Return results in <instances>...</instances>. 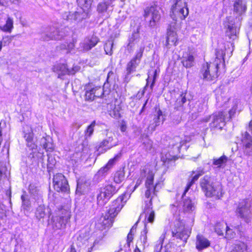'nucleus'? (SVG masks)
<instances>
[{
	"instance_id": "obj_1",
	"label": "nucleus",
	"mask_w": 252,
	"mask_h": 252,
	"mask_svg": "<svg viewBox=\"0 0 252 252\" xmlns=\"http://www.w3.org/2000/svg\"><path fill=\"white\" fill-rule=\"evenodd\" d=\"M128 194L124 193L114 200L105 215L101 216L96 223V227L103 230L112 226L114 218L121 210L128 199Z\"/></svg>"
},
{
	"instance_id": "obj_2",
	"label": "nucleus",
	"mask_w": 252,
	"mask_h": 252,
	"mask_svg": "<svg viewBox=\"0 0 252 252\" xmlns=\"http://www.w3.org/2000/svg\"><path fill=\"white\" fill-rule=\"evenodd\" d=\"M200 184L202 191L207 197L218 200L224 194L221 184L214 178L205 176L200 180Z\"/></svg>"
},
{
	"instance_id": "obj_3",
	"label": "nucleus",
	"mask_w": 252,
	"mask_h": 252,
	"mask_svg": "<svg viewBox=\"0 0 252 252\" xmlns=\"http://www.w3.org/2000/svg\"><path fill=\"white\" fill-rule=\"evenodd\" d=\"M142 42L143 41L136 37L135 35H132V37L129 39V43L127 45V49L128 50L132 51L133 48L136 45L139 46V48L136 51L135 56L127 64L126 78L135 70L136 68L140 63L145 49L144 45H142Z\"/></svg>"
},
{
	"instance_id": "obj_4",
	"label": "nucleus",
	"mask_w": 252,
	"mask_h": 252,
	"mask_svg": "<svg viewBox=\"0 0 252 252\" xmlns=\"http://www.w3.org/2000/svg\"><path fill=\"white\" fill-rule=\"evenodd\" d=\"M141 174L142 177H147L145 185L147 190L145 192V196L147 198H150V200L152 201L154 195H156V188L158 184L155 186L153 184L154 172V166L147 164L142 167L141 168Z\"/></svg>"
},
{
	"instance_id": "obj_5",
	"label": "nucleus",
	"mask_w": 252,
	"mask_h": 252,
	"mask_svg": "<svg viewBox=\"0 0 252 252\" xmlns=\"http://www.w3.org/2000/svg\"><path fill=\"white\" fill-rule=\"evenodd\" d=\"M171 7V17L173 20H184L189 14L187 3L184 0H174Z\"/></svg>"
},
{
	"instance_id": "obj_6",
	"label": "nucleus",
	"mask_w": 252,
	"mask_h": 252,
	"mask_svg": "<svg viewBox=\"0 0 252 252\" xmlns=\"http://www.w3.org/2000/svg\"><path fill=\"white\" fill-rule=\"evenodd\" d=\"M112 184H108L100 189L99 193L97 196V204L99 206L104 205L118 190Z\"/></svg>"
},
{
	"instance_id": "obj_7",
	"label": "nucleus",
	"mask_w": 252,
	"mask_h": 252,
	"mask_svg": "<svg viewBox=\"0 0 252 252\" xmlns=\"http://www.w3.org/2000/svg\"><path fill=\"white\" fill-rule=\"evenodd\" d=\"M220 64L218 62L206 63L203 64L201 69V72L203 76V79L208 81L214 80L218 77V69Z\"/></svg>"
},
{
	"instance_id": "obj_8",
	"label": "nucleus",
	"mask_w": 252,
	"mask_h": 252,
	"mask_svg": "<svg viewBox=\"0 0 252 252\" xmlns=\"http://www.w3.org/2000/svg\"><path fill=\"white\" fill-rule=\"evenodd\" d=\"M225 114L223 112H219L214 113L211 116L203 119L204 122H208L210 120L211 122L210 126L211 129L221 130L225 124Z\"/></svg>"
},
{
	"instance_id": "obj_9",
	"label": "nucleus",
	"mask_w": 252,
	"mask_h": 252,
	"mask_svg": "<svg viewBox=\"0 0 252 252\" xmlns=\"http://www.w3.org/2000/svg\"><path fill=\"white\" fill-rule=\"evenodd\" d=\"M158 9L157 6L154 5L147 7L145 9V19L151 27H155L160 19L161 16Z\"/></svg>"
},
{
	"instance_id": "obj_10",
	"label": "nucleus",
	"mask_w": 252,
	"mask_h": 252,
	"mask_svg": "<svg viewBox=\"0 0 252 252\" xmlns=\"http://www.w3.org/2000/svg\"><path fill=\"white\" fill-rule=\"evenodd\" d=\"M175 228L172 230V234L174 237L179 239L185 243L187 242L190 230L185 226L182 221H177L175 224Z\"/></svg>"
},
{
	"instance_id": "obj_11",
	"label": "nucleus",
	"mask_w": 252,
	"mask_h": 252,
	"mask_svg": "<svg viewBox=\"0 0 252 252\" xmlns=\"http://www.w3.org/2000/svg\"><path fill=\"white\" fill-rule=\"evenodd\" d=\"M251 201L249 199H244L239 202L236 210L237 217L243 219L246 222L249 221L251 213Z\"/></svg>"
},
{
	"instance_id": "obj_12",
	"label": "nucleus",
	"mask_w": 252,
	"mask_h": 252,
	"mask_svg": "<svg viewBox=\"0 0 252 252\" xmlns=\"http://www.w3.org/2000/svg\"><path fill=\"white\" fill-rule=\"evenodd\" d=\"M53 185L54 189L58 192H68L69 191L68 182L61 173H57L54 176Z\"/></svg>"
},
{
	"instance_id": "obj_13",
	"label": "nucleus",
	"mask_w": 252,
	"mask_h": 252,
	"mask_svg": "<svg viewBox=\"0 0 252 252\" xmlns=\"http://www.w3.org/2000/svg\"><path fill=\"white\" fill-rule=\"evenodd\" d=\"M241 141L244 154L247 156H252V137L247 131L242 134Z\"/></svg>"
},
{
	"instance_id": "obj_14",
	"label": "nucleus",
	"mask_w": 252,
	"mask_h": 252,
	"mask_svg": "<svg viewBox=\"0 0 252 252\" xmlns=\"http://www.w3.org/2000/svg\"><path fill=\"white\" fill-rule=\"evenodd\" d=\"M85 9L80 8L77 11L65 12L62 14L63 19L70 22H80L85 18Z\"/></svg>"
},
{
	"instance_id": "obj_15",
	"label": "nucleus",
	"mask_w": 252,
	"mask_h": 252,
	"mask_svg": "<svg viewBox=\"0 0 252 252\" xmlns=\"http://www.w3.org/2000/svg\"><path fill=\"white\" fill-rule=\"evenodd\" d=\"M63 36L62 32L55 27L47 28L42 34V38L45 41L50 40H60Z\"/></svg>"
},
{
	"instance_id": "obj_16",
	"label": "nucleus",
	"mask_w": 252,
	"mask_h": 252,
	"mask_svg": "<svg viewBox=\"0 0 252 252\" xmlns=\"http://www.w3.org/2000/svg\"><path fill=\"white\" fill-rule=\"evenodd\" d=\"M78 70L79 67L77 66H75L71 69H69L67 67L66 64L62 63L55 65L53 68V71L57 72L58 74L59 78H61L62 76L67 74H73Z\"/></svg>"
},
{
	"instance_id": "obj_17",
	"label": "nucleus",
	"mask_w": 252,
	"mask_h": 252,
	"mask_svg": "<svg viewBox=\"0 0 252 252\" xmlns=\"http://www.w3.org/2000/svg\"><path fill=\"white\" fill-rule=\"evenodd\" d=\"M23 132L27 146L31 150L35 149L36 146L33 141V133L32 128L30 126L26 125L23 127Z\"/></svg>"
},
{
	"instance_id": "obj_18",
	"label": "nucleus",
	"mask_w": 252,
	"mask_h": 252,
	"mask_svg": "<svg viewBox=\"0 0 252 252\" xmlns=\"http://www.w3.org/2000/svg\"><path fill=\"white\" fill-rule=\"evenodd\" d=\"M106 135V138L100 143L98 148V150H100L101 149H102L104 150V152H105L117 145V143L114 141L113 133L111 132H108L107 133Z\"/></svg>"
},
{
	"instance_id": "obj_19",
	"label": "nucleus",
	"mask_w": 252,
	"mask_h": 252,
	"mask_svg": "<svg viewBox=\"0 0 252 252\" xmlns=\"http://www.w3.org/2000/svg\"><path fill=\"white\" fill-rule=\"evenodd\" d=\"M210 244V241L203 235L199 234L196 236L195 247L198 251L208 248Z\"/></svg>"
},
{
	"instance_id": "obj_20",
	"label": "nucleus",
	"mask_w": 252,
	"mask_h": 252,
	"mask_svg": "<svg viewBox=\"0 0 252 252\" xmlns=\"http://www.w3.org/2000/svg\"><path fill=\"white\" fill-rule=\"evenodd\" d=\"M98 40L97 37L92 36L91 38H85L80 43L79 49L81 50L88 51L95 46Z\"/></svg>"
},
{
	"instance_id": "obj_21",
	"label": "nucleus",
	"mask_w": 252,
	"mask_h": 252,
	"mask_svg": "<svg viewBox=\"0 0 252 252\" xmlns=\"http://www.w3.org/2000/svg\"><path fill=\"white\" fill-rule=\"evenodd\" d=\"M152 205L151 200L146 204V207L145 209V225L146 224L148 225L147 223H153L155 220V213L152 209Z\"/></svg>"
},
{
	"instance_id": "obj_22",
	"label": "nucleus",
	"mask_w": 252,
	"mask_h": 252,
	"mask_svg": "<svg viewBox=\"0 0 252 252\" xmlns=\"http://www.w3.org/2000/svg\"><path fill=\"white\" fill-rule=\"evenodd\" d=\"M181 63L186 68L193 66L194 64V57L192 54L190 52L184 53L181 59Z\"/></svg>"
},
{
	"instance_id": "obj_23",
	"label": "nucleus",
	"mask_w": 252,
	"mask_h": 252,
	"mask_svg": "<svg viewBox=\"0 0 252 252\" xmlns=\"http://www.w3.org/2000/svg\"><path fill=\"white\" fill-rule=\"evenodd\" d=\"M148 226L146 224L144 229L141 232L139 240L137 241L136 246L138 248H140L142 250H144L145 248L148 246L147 234L148 232Z\"/></svg>"
},
{
	"instance_id": "obj_24",
	"label": "nucleus",
	"mask_w": 252,
	"mask_h": 252,
	"mask_svg": "<svg viewBox=\"0 0 252 252\" xmlns=\"http://www.w3.org/2000/svg\"><path fill=\"white\" fill-rule=\"evenodd\" d=\"M67 222L59 218V216L54 215L51 219L50 224L52 226L53 229L55 230L61 229L65 227Z\"/></svg>"
},
{
	"instance_id": "obj_25",
	"label": "nucleus",
	"mask_w": 252,
	"mask_h": 252,
	"mask_svg": "<svg viewBox=\"0 0 252 252\" xmlns=\"http://www.w3.org/2000/svg\"><path fill=\"white\" fill-rule=\"evenodd\" d=\"M164 120V118H163L162 112L160 109H158L154 115L153 122L150 125L149 129H151L152 131H154L156 126L159 125L160 121L163 122Z\"/></svg>"
},
{
	"instance_id": "obj_26",
	"label": "nucleus",
	"mask_w": 252,
	"mask_h": 252,
	"mask_svg": "<svg viewBox=\"0 0 252 252\" xmlns=\"http://www.w3.org/2000/svg\"><path fill=\"white\" fill-rule=\"evenodd\" d=\"M225 229L226 236L228 237L231 238V236H229V234H231V230L229 229V228L226 225V223H217L215 226V232L219 235H223V230Z\"/></svg>"
},
{
	"instance_id": "obj_27",
	"label": "nucleus",
	"mask_w": 252,
	"mask_h": 252,
	"mask_svg": "<svg viewBox=\"0 0 252 252\" xmlns=\"http://www.w3.org/2000/svg\"><path fill=\"white\" fill-rule=\"evenodd\" d=\"M185 194L184 192L182 195L183 210L185 212H192L195 209L194 203L190 198L186 197Z\"/></svg>"
},
{
	"instance_id": "obj_28",
	"label": "nucleus",
	"mask_w": 252,
	"mask_h": 252,
	"mask_svg": "<svg viewBox=\"0 0 252 252\" xmlns=\"http://www.w3.org/2000/svg\"><path fill=\"white\" fill-rule=\"evenodd\" d=\"M120 156L119 155H117L114 158L110 159L105 166L101 168L99 170L98 173L99 175H103L105 173H107L111 168H112L114 165L118 160Z\"/></svg>"
},
{
	"instance_id": "obj_29",
	"label": "nucleus",
	"mask_w": 252,
	"mask_h": 252,
	"mask_svg": "<svg viewBox=\"0 0 252 252\" xmlns=\"http://www.w3.org/2000/svg\"><path fill=\"white\" fill-rule=\"evenodd\" d=\"M247 9L246 2L244 0H236L234 3V11L238 15L244 13Z\"/></svg>"
},
{
	"instance_id": "obj_30",
	"label": "nucleus",
	"mask_w": 252,
	"mask_h": 252,
	"mask_svg": "<svg viewBox=\"0 0 252 252\" xmlns=\"http://www.w3.org/2000/svg\"><path fill=\"white\" fill-rule=\"evenodd\" d=\"M29 192L35 200L41 199V194L38 187L35 184H31L29 187Z\"/></svg>"
},
{
	"instance_id": "obj_31",
	"label": "nucleus",
	"mask_w": 252,
	"mask_h": 252,
	"mask_svg": "<svg viewBox=\"0 0 252 252\" xmlns=\"http://www.w3.org/2000/svg\"><path fill=\"white\" fill-rule=\"evenodd\" d=\"M54 215L59 216V218H60L64 221L67 222L70 218V212L68 209L62 208L56 211Z\"/></svg>"
},
{
	"instance_id": "obj_32",
	"label": "nucleus",
	"mask_w": 252,
	"mask_h": 252,
	"mask_svg": "<svg viewBox=\"0 0 252 252\" xmlns=\"http://www.w3.org/2000/svg\"><path fill=\"white\" fill-rule=\"evenodd\" d=\"M13 29V20L12 18L7 17L5 19V24L0 23V29L4 32L10 33Z\"/></svg>"
},
{
	"instance_id": "obj_33",
	"label": "nucleus",
	"mask_w": 252,
	"mask_h": 252,
	"mask_svg": "<svg viewBox=\"0 0 252 252\" xmlns=\"http://www.w3.org/2000/svg\"><path fill=\"white\" fill-rule=\"evenodd\" d=\"M186 93H182L177 98L174 103V108L177 110H182L184 104L187 101Z\"/></svg>"
},
{
	"instance_id": "obj_34",
	"label": "nucleus",
	"mask_w": 252,
	"mask_h": 252,
	"mask_svg": "<svg viewBox=\"0 0 252 252\" xmlns=\"http://www.w3.org/2000/svg\"><path fill=\"white\" fill-rule=\"evenodd\" d=\"M177 41L176 33L173 31H169L167 32L166 38V45H176Z\"/></svg>"
},
{
	"instance_id": "obj_35",
	"label": "nucleus",
	"mask_w": 252,
	"mask_h": 252,
	"mask_svg": "<svg viewBox=\"0 0 252 252\" xmlns=\"http://www.w3.org/2000/svg\"><path fill=\"white\" fill-rule=\"evenodd\" d=\"M238 29L233 25H228L227 29L226 32V36H228L230 39L235 40L236 39Z\"/></svg>"
},
{
	"instance_id": "obj_36",
	"label": "nucleus",
	"mask_w": 252,
	"mask_h": 252,
	"mask_svg": "<svg viewBox=\"0 0 252 252\" xmlns=\"http://www.w3.org/2000/svg\"><path fill=\"white\" fill-rule=\"evenodd\" d=\"M228 160V158L223 155L219 158H214L213 164L217 166L218 168L224 167Z\"/></svg>"
},
{
	"instance_id": "obj_37",
	"label": "nucleus",
	"mask_w": 252,
	"mask_h": 252,
	"mask_svg": "<svg viewBox=\"0 0 252 252\" xmlns=\"http://www.w3.org/2000/svg\"><path fill=\"white\" fill-rule=\"evenodd\" d=\"M225 52L222 49H218L216 52V59L214 62H218L220 65L221 64L222 66L224 65V56Z\"/></svg>"
},
{
	"instance_id": "obj_38",
	"label": "nucleus",
	"mask_w": 252,
	"mask_h": 252,
	"mask_svg": "<svg viewBox=\"0 0 252 252\" xmlns=\"http://www.w3.org/2000/svg\"><path fill=\"white\" fill-rule=\"evenodd\" d=\"M21 198L22 201V207L23 209L25 211H29L30 210L31 204L26 191H24V193L21 195Z\"/></svg>"
},
{
	"instance_id": "obj_39",
	"label": "nucleus",
	"mask_w": 252,
	"mask_h": 252,
	"mask_svg": "<svg viewBox=\"0 0 252 252\" xmlns=\"http://www.w3.org/2000/svg\"><path fill=\"white\" fill-rule=\"evenodd\" d=\"M247 250V245L242 242H238L232 246L230 252H245Z\"/></svg>"
},
{
	"instance_id": "obj_40",
	"label": "nucleus",
	"mask_w": 252,
	"mask_h": 252,
	"mask_svg": "<svg viewBox=\"0 0 252 252\" xmlns=\"http://www.w3.org/2000/svg\"><path fill=\"white\" fill-rule=\"evenodd\" d=\"M45 206L44 205L40 204L36 208L35 212V216L36 218L40 220L41 219H43L46 216Z\"/></svg>"
},
{
	"instance_id": "obj_41",
	"label": "nucleus",
	"mask_w": 252,
	"mask_h": 252,
	"mask_svg": "<svg viewBox=\"0 0 252 252\" xmlns=\"http://www.w3.org/2000/svg\"><path fill=\"white\" fill-rule=\"evenodd\" d=\"M125 173L124 169L117 171L114 176V181L117 184H120L125 180Z\"/></svg>"
},
{
	"instance_id": "obj_42",
	"label": "nucleus",
	"mask_w": 252,
	"mask_h": 252,
	"mask_svg": "<svg viewBox=\"0 0 252 252\" xmlns=\"http://www.w3.org/2000/svg\"><path fill=\"white\" fill-rule=\"evenodd\" d=\"M110 7H112L111 2L104 1L98 3L97 10L99 13H103L106 12Z\"/></svg>"
},
{
	"instance_id": "obj_43",
	"label": "nucleus",
	"mask_w": 252,
	"mask_h": 252,
	"mask_svg": "<svg viewBox=\"0 0 252 252\" xmlns=\"http://www.w3.org/2000/svg\"><path fill=\"white\" fill-rule=\"evenodd\" d=\"M94 94L93 87L92 86H89L86 88L85 93V98L87 100L92 101L94 99Z\"/></svg>"
},
{
	"instance_id": "obj_44",
	"label": "nucleus",
	"mask_w": 252,
	"mask_h": 252,
	"mask_svg": "<svg viewBox=\"0 0 252 252\" xmlns=\"http://www.w3.org/2000/svg\"><path fill=\"white\" fill-rule=\"evenodd\" d=\"M202 174H203V172H202V171H201V172H199L198 174H196L194 176H193V177L192 178L191 180L190 181H189V182L188 183V184L187 185V187L184 191V194H186L187 193V192H188V191L189 190V189L190 187L194 184V183L196 181H197L198 180L199 177Z\"/></svg>"
},
{
	"instance_id": "obj_45",
	"label": "nucleus",
	"mask_w": 252,
	"mask_h": 252,
	"mask_svg": "<svg viewBox=\"0 0 252 252\" xmlns=\"http://www.w3.org/2000/svg\"><path fill=\"white\" fill-rule=\"evenodd\" d=\"M41 141L43 143V147L47 151H52L53 150L54 147L52 143L46 142V139L44 137L42 138Z\"/></svg>"
},
{
	"instance_id": "obj_46",
	"label": "nucleus",
	"mask_w": 252,
	"mask_h": 252,
	"mask_svg": "<svg viewBox=\"0 0 252 252\" xmlns=\"http://www.w3.org/2000/svg\"><path fill=\"white\" fill-rule=\"evenodd\" d=\"M113 45V43L111 41H108L105 43L104 48L106 54L109 55L112 54Z\"/></svg>"
},
{
	"instance_id": "obj_47",
	"label": "nucleus",
	"mask_w": 252,
	"mask_h": 252,
	"mask_svg": "<svg viewBox=\"0 0 252 252\" xmlns=\"http://www.w3.org/2000/svg\"><path fill=\"white\" fill-rule=\"evenodd\" d=\"M78 3L86 9H89L92 4V0H77Z\"/></svg>"
},
{
	"instance_id": "obj_48",
	"label": "nucleus",
	"mask_w": 252,
	"mask_h": 252,
	"mask_svg": "<svg viewBox=\"0 0 252 252\" xmlns=\"http://www.w3.org/2000/svg\"><path fill=\"white\" fill-rule=\"evenodd\" d=\"M87 186L83 184L80 181H78L77 185L76 191L80 194H83L86 191Z\"/></svg>"
},
{
	"instance_id": "obj_49",
	"label": "nucleus",
	"mask_w": 252,
	"mask_h": 252,
	"mask_svg": "<svg viewBox=\"0 0 252 252\" xmlns=\"http://www.w3.org/2000/svg\"><path fill=\"white\" fill-rule=\"evenodd\" d=\"M238 101L235 100L233 102V106L231 109L229 111V116L228 117L229 119H230L236 113L237 105H238Z\"/></svg>"
},
{
	"instance_id": "obj_50",
	"label": "nucleus",
	"mask_w": 252,
	"mask_h": 252,
	"mask_svg": "<svg viewBox=\"0 0 252 252\" xmlns=\"http://www.w3.org/2000/svg\"><path fill=\"white\" fill-rule=\"evenodd\" d=\"M94 94L95 97H100L102 96L103 94V90L100 87H93Z\"/></svg>"
},
{
	"instance_id": "obj_51",
	"label": "nucleus",
	"mask_w": 252,
	"mask_h": 252,
	"mask_svg": "<svg viewBox=\"0 0 252 252\" xmlns=\"http://www.w3.org/2000/svg\"><path fill=\"white\" fill-rule=\"evenodd\" d=\"M95 125V122L94 121L92 122L91 125L87 127L86 131V135L88 136H91L94 132V128Z\"/></svg>"
},
{
	"instance_id": "obj_52",
	"label": "nucleus",
	"mask_w": 252,
	"mask_h": 252,
	"mask_svg": "<svg viewBox=\"0 0 252 252\" xmlns=\"http://www.w3.org/2000/svg\"><path fill=\"white\" fill-rule=\"evenodd\" d=\"M14 36H5L3 37L2 43L4 46L9 45L12 41Z\"/></svg>"
},
{
	"instance_id": "obj_53",
	"label": "nucleus",
	"mask_w": 252,
	"mask_h": 252,
	"mask_svg": "<svg viewBox=\"0 0 252 252\" xmlns=\"http://www.w3.org/2000/svg\"><path fill=\"white\" fill-rule=\"evenodd\" d=\"M149 82V78H148L147 79L146 85L143 88V90L139 91L136 94V97L138 99H140L144 95V94H145V90L148 85Z\"/></svg>"
},
{
	"instance_id": "obj_54",
	"label": "nucleus",
	"mask_w": 252,
	"mask_h": 252,
	"mask_svg": "<svg viewBox=\"0 0 252 252\" xmlns=\"http://www.w3.org/2000/svg\"><path fill=\"white\" fill-rule=\"evenodd\" d=\"M174 158V156H171L169 154H167L166 155H162L161 159L164 162L166 163L169 161H171Z\"/></svg>"
},
{
	"instance_id": "obj_55",
	"label": "nucleus",
	"mask_w": 252,
	"mask_h": 252,
	"mask_svg": "<svg viewBox=\"0 0 252 252\" xmlns=\"http://www.w3.org/2000/svg\"><path fill=\"white\" fill-rule=\"evenodd\" d=\"M146 150H150L153 147V142L151 140L146 139V140L143 142Z\"/></svg>"
},
{
	"instance_id": "obj_56",
	"label": "nucleus",
	"mask_w": 252,
	"mask_h": 252,
	"mask_svg": "<svg viewBox=\"0 0 252 252\" xmlns=\"http://www.w3.org/2000/svg\"><path fill=\"white\" fill-rule=\"evenodd\" d=\"M175 140L177 142V143L176 144H172V146L173 147L174 146H176L177 148L179 149L181 147V142H180V139L179 137H177L175 138Z\"/></svg>"
},
{
	"instance_id": "obj_57",
	"label": "nucleus",
	"mask_w": 252,
	"mask_h": 252,
	"mask_svg": "<svg viewBox=\"0 0 252 252\" xmlns=\"http://www.w3.org/2000/svg\"><path fill=\"white\" fill-rule=\"evenodd\" d=\"M133 239V235L128 233L127 236V244L128 247L130 245V243L132 242Z\"/></svg>"
},
{
	"instance_id": "obj_58",
	"label": "nucleus",
	"mask_w": 252,
	"mask_h": 252,
	"mask_svg": "<svg viewBox=\"0 0 252 252\" xmlns=\"http://www.w3.org/2000/svg\"><path fill=\"white\" fill-rule=\"evenodd\" d=\"M145 177H142V176H141V174H140V178H139L137 181H136V184L134 186V189L139 185L141 184L142 182V180L143 178H144Z\"/></svg>"
},
{
	"instance_id": "obj_59",
	"label": "nucleus",
	"mask_w": 252,
	"mask_h": 252,
	"mask_svg": "<svg viewBox=\"0 0 252 252\" xmlns=\"http://www.w3.org/2000/svg\"><path fill=\"white\" fill-rule=\"evenodd\" d=\"M156 77H157V70H156L155 71V72H154V75L152 83V84H151V86H150V88H151V89L152 90L153 89V86H154L155 80H156Z\"/></svg>"
},
{
	"instance_id": "obj_60",
	"label": "nucleus",
	"mask_w": 252,
	"mask_h": 252,
	"mask_svg": "<svg viewBox=\"0 0 252 252\" xmlns=\"http://www.w3.org/2000/svg\"><path fill=\"white\" fill-rule=\"evenodd\" d=\"M67 50L68 51H70L73 48L74 45L73 43L70 42L69 44H67Z\"/></svg>"
},
{
	"instance_id": "obj_61",
	"label": "nucleus",
	"mask_w": 252,
	"mask_h": 252,
	"mask_svg": "<svg viewBox=\"0 0 252 252\" xmlns=\"http://www.w3.org/2000/svg\"><path fill=\"white\" fill-rule=\"evenodd\" d=\"M136 225L135 224L131 228V229H130V231H129V232L128 233L134 235V233L135 232V231H136Z\"/></svg>"
},
{
	"instance_id": "obj_62",
	"label": "nucleus",
	"mask_w": 252,
	"mask_h": 252,
	"mask_svg": "<svg viewBox=\"0 0 252 252\" xmlns=\"http://www.w3.org/2000/svg\"><path fill=\"white\" fill-rule=\"evenodd\" d=\"M8 2L7 0H0V4L2 6H7Z\"/></svg>"
},
{
	"instance_id": "obj_63",
	"label": "nucleus",
	"mask_w": 252,
	"mask_h": 252,
	"mask_svg": "<svg viewBox=\"0 0 252 252\" xmlns=\"http://www.w3.org/2000/svg\"><path fill=\"white\" fill-rule=\"evenodd\" d=\"M58 48H59L60 50H67V45L66 44H62L60 46L58 47Z\"/></svg>"
},
{
	"instance_id": "obj_64",
	"label": "nucleus",
	"mask_w": 252,
	"mask_h": 252,
	"mask_svg": "<svg viewBox=\"0 0 252 252\" xmlns=\"http://www.w3.org/2000/svg\"><path fill=\"white\" fill-rule=\"evenodd\" d=\"M121 130L122 132H125L126 129V126L125 124H122L120 127Z\"/></svg>"
}]
</instances>
